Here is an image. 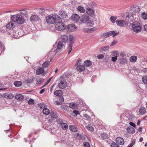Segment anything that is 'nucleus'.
Returning <instances> with one entry per match:
<instances>
[{
    "mask_svg": "<svg viewBox=\"0 0 147 147\" xmlns=\"http://www.w3.org/2000/svg\"><path fill=\"white\" fill-rule=\"evenodd\" d=\"M81 61V60L80 59H78L77 61L75 66H77L78 65H80Z\"/></svg>",
    "mask_w": 147,
    "mask_h": 147,
    "instance_id": "49",
    "label": "nucleus"
},
{
    "mask_svg": "<svg viewBox=\"0 0 147 147\" xmlns=\"http://www.w3.org/2000/svg\"><path fill=\"white\" fill-rule=\"evenodd\" d=\"M13 22H10L6 26L7 28L9 29H13L14 28L15 26Z\"/></svg>",
    "mask_w": 147,
    "mask_h": 147,
    "instance_id": "23",
    "label": "nucleus"
},
{
    "mask_svg": "<svg viewBox=\"0 0 147 147\" xmlns=\"http://www.w3.org/2000/svg\"><path fill=\"white\" fill-rule=\"evenodd\" d=\"M140 10L139 7L136 5H133L131 9V12L133 14L136 15L138 14Z\"/></svg>",
    "mask_w": 147,
    "mask_h": 147,
    "instance_id": "8",
    "label": "nucleus"
},
{
    "mask_svg": "<svg viewBox=\"0 0 147 147\" xmlns=\"http://www.w3.org/2000/svg\"><path fill=\"white\" fill-rule=\"evenodd\" d=\"M73 112L75 114L76 116L80 114L79 112L78 111L74 110Z\"/></svg>",
    "mask_w": 147,
    "mask_h": 147,
    "instance_id": "57",
    "label": "nucleus"
},
{
    "mask_svg": "<svg viewBox=\"0 0 147 147\" xmlns=\"http://www.w3.org/2000/svg\"><path fill=\"white\" fill-rule=\"evenodd\" d=\"M77 107V104L73 102L69 104V107L73 109H75Z\"/></svg>",
    "mask_w": 147,
    "mask_h": 147,
    "instance_id": "39",
    "label": "nucleus"
},
{
    "mask_svg": "<svg viewBox=\"0 0 147 147\" xmlns=\"http://www.w3.org/2000/svg\"><path fill=\"white\" fill-rule=\"evenodd\" d=\"M127 131L130 134H134L135 132V129L131 127H128L126 129Z\"/></svg>",
    "mask_w": 147,
    "mask_h": 147,
    "instance_id": "21",
    "label": "nucleus"
},
{
    "mask_svg": "<svg viewBox=\"0 0 147 147\" xmlns=\"http://www.w3.org/2000/svg\"><path fill=\"white\" fill-rule=\"evenodd\" d=\"M119 61L120 64H124L127 63V61L125 58H120Z\"/></svg>",
    "mask_w": 147,
    "mask_h": 147,
    "instance_id": "29",
    "label": "nucleus"
},
{
    "mask_svg": "<svg viewBox=\"0 0 147 147\" xmlns=\"http://www.w3.org/2000/svg\"><path fill=\"white\" fill-rule=\"evenodd\" d=\"M51 78H50L48 80L47 82V83L45 84L43 86L42 88H43V87L45 86V85H46L47 84H48V83H49V82H50V81L51 80Z\"/></svg>",
    "mask_w": 147,
    "mask_h": 147,
    "instance_id": "62",
    "label": "nucleus"
},
{
    "mask_svg": "<svg viewBox=\"0 0 147 147\" xmlns=\"http://www.w3.org/2000/svg\"><path fill=\"white\" fill-rule=\"evenodd\" d=\"M61 79L60 82L58 84V86L60 89H63L66 87L67 82L64 79L61 78Z\"/></svg>",
    "mask_w": 147,
    "mask_h": 147,
    "instance_id": "7",
    "label": "nucleus"
},
{
    "mask_svg": "<svg viewBox=\"0 0 147 147\" xmlns=\"http://www.w3.org/2000/svg\"><path fill=\"white\" fill-rule=\"evenodd\" d=\"M50 116L51 118L56 119L58 117L57 114V113L53 112L51 113Z\"/></svg>",
    "mask_w": 147,
    "mask_h": 147,
    "instance_id": "35",
    "label": "nucleus"
},
{
    "mask_svg": "<svg viewBox=\"0 0 147 147\" xmlns=\"http://www.w3.org/2000/svg\"><path fill=\"white\" fill-rule=\"evenodd\" d=\"M45 91V89H42V90H40V91L39 93L40 94H42Z\"/></svg>",
    "mask_w": 147,
    "mask_h": 147,
    "instance_id": "64",
    "label": "nucleus"
},
{
    "mask_svg": "<svg viewBox=\"0 0 147 147\" xmlns=\"http://www.w3.org/2000/svg\"><path fill=\"white\" fill-rule=\"evenodd\" d=\"M4 97L7 99H11L14 97V95L12 94L7 92L5 93L3 95Z\"/></svg>",
    "mask_w": 147,
    "mask_h": 147,
    "instance_id": "17",
    "label": "nucleus"
},
{
    "mask_svg": "<svg viewBox=\"0 0 147 147\" xmlns=\"http://www.w3.org/2000/svg\"><path fill=\"white\" fill-rule=\"evenodd\" d=\"M117 19V18L116 17L112 16L110 17V20L112 23H114L115 22Z\"/></svg>",
    "mask_w": 147,
    "mask_h": 147,
    "instance_id": "43",
    "label": "nucleus"
},
{
    "mask_svg": "<svg viewBox=\"0 0 147 147\" xmlns=\"http://www.w3.org/2000/svg\"><path fill=\"white\" fill-rule=\"evenodd\" d=\"M115 141L117 143L120 145H123L124 143V141L123 139L120 137H118L116 139Z\"/></svg>",
    "mask_w": 147,
    "mask_h": 147,
    "instance_id": "15",
    "label": "nucleus"
},
{
    "mask_svg": "<svg viewBox=\"0 0 147 147\" xmlns=\"http://www.w3.org/2000/svg\"><path fill=\"white\" fill-rule=\"evenodd\" d=\"M56 19V18L51 15L47 16L46 18L47 22L51 24H54L55 22Z\"/></svg>",
    "mask_w": 147,
    "mask_h": 147,
    "instance_id": "5",
    "label": "nucleus"
},
{
    "mask_svg": "<svg viewBox=\"0 0 147 147\" xmlns=\"http://www.w3.org/2000/svg\"><path fill=\"white\" fill-rule=\"evenodd\" d=\"M45 73L44 69L43 67H40L38 68L36 71V74L37 75L44 74Z\"/></svg>",
    "mask_w": 147,
    "mask_h": 147,
    "instance_id": "16",
    "label": "nucleus"
},
{
    "mask_svg": "<svg viewBox=\"0 0 147 147\" xmlns=\"http://www.w3.org/2000/svg\"><path fill=\"white\" fill-rule=\"evenodd\" d=\"M50 63V61H45L42 65V66L44 69L45 68H47L49 66Z\"/></svg>",
    "mask_w": 147,
    "mask_h": 147,
    "instance_id": "36",
    "label": "nucleus"
},
{
    "mask_svg": "<svg viewBox=\"0 0 147 147\" xmlns=\"http://www.w3.org/2000/svg\"><path fill=\"white\" fill-rule=\"evenodd\" d=\"M18 11L19 12V14L22 16H26L28 14V11L25 9L19 10Z\"/></svg>",
    "mask_w": 147,
    "mask_h": 147,
    "instance_id": "14",
    "label": "nucleus"
},
{
    "mask_svg": "<svg viewBox=\"0 0 147 147\" xmlns=\"http://www.w3.org/2000/svg\"><path fill=\"white\" fill-rule=\"evenodd\" d=\"M139 113L142 115L145 114L146 112V109L145 107H142L139 110Z\"/></svg>",
    "mask_w": 147,
    "mask_h": 147,
    "instance_id": "24",
    "label": "nucleus"
},
{
    "mask_svg": "<svg viewBox=\"0 0 147 147\" xmlns=\"http://www.w3.org/2000/svg\"><path fill=\"white\" fill-rule=\"evenodd\" d=\"M119 55V52L117 51H115L113 52V55L114 57H111V60L113 62H115L117 60V56Z\"/></svg>",
    "mask_w": 147,
    "mask_h": 147,
    "instance_id": "13",
    "label": "nucleus"
},
{
    "mask_svg": "<svg viewBox=\"0 0 147 147\" xmlns=\"http://www.w3.org/2000/svg\"><path fill=\"white\" fill-rule=\"evenodd\" d=\"M140 25V24L138 22H133L132 24V27L134 32L137 33L141 32L142 28Z\"/></svg>",
    "mask_w": 147,
    "mask_h": 147,
    "instance_id": "2",
    "label": "nucleus"
},
{
    "mask_svg": "<svg viewBox=\"0 0 147 147\" xmlns=\"http://www.w3.org/2000/svg\"><path fill=\"white\" fill-rule=\"evenodd\" d=\"M64 45L62 41H59L58 42L57 46V48L58 49H61L64 46Z\"/></svg>",
    "mask_w": 147,
    "mask_h": 147,
    "instance_id": "26",
    "label": "nucleus"
},
{
    "mask_svg": "<svg viewBox=\"0 0 147 147\" xmlns=\"http://www.w3.org/2000/svg\"><path fill=\"white\" fill-rule=\"evenodd\" d=\"M104 56L102 54H99L97 56V58L99 59H101L104 58Z\"/></svg>",
    "mask_w": 147,
    "mask_h": 147,
    "instance_id": "51",
    "label": "nucleus"
},
{
    "mask_svg": "<svg viewBox=\"0 0 147 147\" xmlns=\"http://www.w3.org/2000/svg\"><path fill=\"white\" fill-rule=\"evenodd\" d=\"M70 130L74 132H76L78 131V129L77 127L74 125H71L69 127Z\"/></svg>",
    "mask_w": 147,
    "mask_h": 147,
    "instance_id": "25",
    "label": "nucleus"
},
{
    "mask_svg": "<svg viewBox=\"0 0 147 147\" xmlns=\"http://www.w3.org/2000/svg\"><path fill=\"white\" fill-rule=\"evenodd\" d=\"M111 147H119V145L115 142L112 143L111 144Z\"/></svg>",
    "mask_w": 147,
    "mask_h": 147,
    "instance_id": "47",
    "label": "nucleus"
},
{
    "mask_svg": "<svg viewBox=\"0 0 147 147\" xmlns=\"http://www.w3.org/2000/svg\"><path fill=\"white\" fill-rule=\"evenodd\" d=\"M16 99L18 100H22L24 98L23 96L21 94H16L15 96Z\"/></svg>",
    "mask_w": 147,
    "mask_h": 147,
    "instance_id": "31",
    "label": "nucleus"
},
{
    "mask_svg": "<svg viewBox=\"0 0 147 147\" xmlns=\"http://www.w3.org/2000/svg\"><path fill=\"white\" fill-rule=\"evenodd\" d=\"M55 25V28L58 31H63L65 28V24L61 21L56 22Z\"/></svg>",
    "mask_w": 147,
    "mask_h": 147,
    "instance_id": "3",
    "label": "nucleus"
},
{
    "mask_svg": "<svg viewBox=\"0 0 147 147\" xmlns=\"http://www.w3.org/2000/svg\"><path fill=\"white\" fill-rule=\"evenodd\" d=\"M83 117L87 119H89L90 118V116L86 114H84L83 115Z\"/></svg>",
    "mask_w": 147,
    "mask_h": 147,
    "instance_id": "56",
    "label": "nucleus"
},
{
    "mask_svg": "<svg viewBox=\"0 0 147 147\" xmlns=\"http://www.w3.org/2000/svg\"><path fill=\"white\" fill-rule=\"evenodd\" d=\"M115 23L118 26L121 27H125L127 25V23L123 20H117Z\"/></svg>",
    "mask_w": 147,
    "mask_h": 147,
    "instance_id": "9",
    "label": "nucleus"
},
{
    "mask_svg": "<svg viewBox=\"0 0 147 147\" xmlns=\"http://www.w3.org/2000/svg\"><path fill=\"white\" fill-rule=\"evenodd\" d=\"M54 94L56 96H61L63 94V92L61 90L55 91L54 93Z\"/></svg>",
    "mask_w": 147,
    "mask_h": 147,
    "instance_id": "30",
    "label": "nucleus"
},
{
    "mask_svg": "<svg viewBox=\"0 0 147 147\" xmlns=\"http://www.w3.org/2000/svg\"><path fill=\"white\" fill-rule=\"evenodd\" d=\"M129 124L130 125L133 127H135L136 126L135 124L132 122H130Z\"/></svg>",
    "mask_w": 147,
    "mask_h": 147,
    "instance_id": "59",
    "label": "nucleus"
},
{
    "mask_svg": "<svg viewBox=\"0 0 147 147\" xmlns=\"http://www.w3.org/2000/svg\"><path fill=\"white\" fill-rule=\"evenodd\" d=\"M89 16L88 15L84 14L82 16L81 21L84 23H86L89 20Z\"/></svg>",
    "mask_w": 147,
    "mask_h": 147,
    "instance_id": "11",
    "label": "nucleus"
},
{
    "mask_svg": "<svg viewBox=\"0 0 147 147\" xmlns=\"http://www.w3.org/2000/svg\"><path fill=\"white\" fill-rule=\"evenodd\" d=\"M120 58H124L125 56V54L123 52H121L120 53Z\"/></svg>",
    "mask_w": 147,
    "mask_h": 147,
    "instance_id": "54",
    "label": "nucleus"
},
{
    "mask_svg": "<svg viewBox=\"0 0 147 147\" xmlns=\"http://www.w3.org/2000/svg\"><path fill=\"white\" fill-rule=\"evenodd\" d=\"M14 85L16 87H18L22 85V82L20 81H16L14 82Z\"/></svg>",
    "mask_w": 147,
    "mask_h": 147,
    "instance_id": "41",
    "label": "nucleus"
},
{
    "mask_svg": "<svg viewBox=\"0 0 147 147\" xmlns=\"http://www.w3.org/2000/svg\"><path fill=\"white\" fill-rule=\"evenodd\" d=\"M11 20L18 25H21L25 22V19L22 16L16 14L12 15L11 17Z\"/></svg>",
    "mask_w": 147,
    "mask_h": 147,
    "instance_id": "1",
    "label": "nucleus"
},
{
    "mask_svg": "<svg viewBox=\"0 0 147 147\" xmlns=\"http://www.w3.org/2000/svg\"><path fill=\"white\" fill-rule=\"evenodd\" d=\"M118 34V33H115V31H111L104 33L102 34L101 36L103 38H105L108 37L112 35H113V36H115L117 35Z\"/></svg>",
    "mask_w": 147,
    "mask_h": 147,
    "instance_id": "4",
    "label": "nucleus"
},
{
    "mask_svg": "<svg viewBox=\"0 0 147 147\" xmlns=\"http://www.w3.org/2000/svg\"><path fill=\"white\" fill-rule=\"evenodd\" d=\"M117 41H114L112 42L110 46H113L114 45H115L116 44V43H117Z\"/></svg>",
    "mask_w": 147,
    "mask_h": 147,
    "instance_id": "60",
    "label": "nucleus"
},
{
    "mask_svg": "<svg viewBox=\"0 0 147 147\" xmlns=\"http://www.w3.org/2000/svg\"><path fill=\"white\" fill-rule=\"evenodd\" d=\"M142 81L145 84H147V76H144L142 78Z\"/></svg>",
    "mask_w": 147,
    "mask_h": 147,
    "instance_id": "45",
    "label": "nucleus"
},
{
    "mask_svg": "<svg viewBox=\"0 0 147 147\" xmlns=\"http://www.w3.org/2000/svg\"><path fill=\"white\" fill-rule=\"evenodd\" d=\"M42 112L44 114L47 115L49 114L50 111L48 109L45 108L43 109Z\"/></svg>",
    "mask_w": 147,
    "mask_h": 147,
    "instance_id": "38",
    "label": "nucleus"
},
{
    "mask_svg": "<svg viewBox=\"0 0 147 147\" xmlns=\"http://www.w3.org/2000/svg\"><path fill=\"white\" fill-rule=\"evenodd\" d=\"M86 128L87 130L91 132L94 131V127L90 125H87L86 126Z\"/></svg>",
    "mask_w": 147,
    "mask_h": 147,
    "instance_id": "32",
    "label": "nucleus"
},
{
    "mask_svg": "<svg viewBox=\"0 0 147 147\" xmlns=\"http://www.w3.org/2000/svg\"><path fill=\"white\" fill-rule=\"evenodd\" d=\"M61 38L64 42H67L68 39L67 36L65 34L61 35Z\"/></svg>",
    "mask_w": 147,
    "mask_h": 147,
    "instance_id": "27",
    "label": "nucleus"
},
{
    "mask_svg": "<svg viewBox=\"0 0 147 147\" xmlns=\"http://www.w3.org/2000/svg\"><path fill=\"white\" fill-rule=\"evenodd\" d=\"M74 42V37L72 35L69 36V44L68 47L69 51L68 53L69 54L71 51L73 46V44Z\"/></svg>",
    "mask_w": 147,
    "mask_h": 147,
    "instance_id": "6",
    "label": "nucleus"
},
{
    "mask_svg": "<svg viewBox=\"0 0 147 147\" xmlns=\"http://www.w3.org/2000/svg\"><path fill=\"white\" fill-rule=\"evenodd\" d=\"M83 145L84 147H90V145L89 143L87 142H84Z\"/></svg>",
    "mask_w": 147,
    "mask_h": 147,
    "instance_id": "46",
    "label": "nucleus"
},
{
    "mask_svg": "<svg viewBox=\"0 0 147 147\" xmlns=\"http://www.w3.org/2000/svg\"><path fill=\"white\" fill-rule=\"evenodd\" d=\"M86 12L90 16H93L94 14V10L91 8L88 7L86 9Z\"/></svg>",
    "mask_w": 147,
    "mask_h": 147,
    "instance_id": "20",
    "label": "nucleus"
},
{
    "mask_svg": "<svg viewBox=\"0 0 147 147\" xmlns=\"http://www.w3.org/2000/svg\"><path fill=\"white\" fill-rule=\"evenodd\" d=\"M59 15L62 18H68L67 13L64 11H61L59 13Z\"/></svg>",
    "mask_w": 147,
    "mask_h": 147,
    "instance_id": "18",
    "label": "nucleus"
},
{
    "mask_svg": "<svg viewBox=\"0 0 147 147\" xmlns=\"http://www.w3.org/2000/svg\"><path fill=\"white\" fill-rule=\"evenodd\" d=\"M78 10L80 12L83 13L84 12L85 9L84 8L81 6H79L77 8Z\"/></svg>",
    "mask_w": 147,
    "mask_h": 147,
    "instance_id": "40",
    "label": "nucleus"
},
{
    "mask_svg": "<svg viewBox=\"0 0 147 147\" xmlns=\"http://www.w3.org/2000/svg\"><path fill=\"white\" fill-rule=\"evenodd\" d=\"M76 29V27L75 25L73 24H71L67 26V30L69 32H73Z\"/></svg>",
    "mask_w": 147,
    "mask_h": 147,
    "instance_id": "10",
    "label": "nucleus"
},
{
    "mask_svg": "<svg viewBox=\"0 0 147 147\" xmlns=\"http://www.w3.org/2000/svg\"><path fill=\"white\" fill-rule=\"evenodd\" d=\"M144 30L145 31H147V24L144 26Z\"/></svg>",
    "mask_w": 147,
    "mask_h": 147,
    "instance_id": "61",
    "label": "nucleus"
},
{
    "mask_svg": "<svg viewBox=\"0 0 147 147\" xmlns=\"http://www.w3.org/2000/svg\"><path fill=\"white\" fill-rule=\"evenodd\" d=\"M62 108L66 111H68V107L66 105H63L61 106Z\"/></svg>",
    "mask_w": 147,
    "mask_h": 147,
    "instance_id": "48",
    "label": "nucleus"
},
{
    "mask_svg": "<svg viewBox=\"0 0 147 147\" xmlns=\"http://www.w3.org/2000/svg\"><path fill=\"white\" fill-rule=\"evenodd\" d=\"M137 57L136 56H132L129 58V61L131 62L134 63L136 61Z\"/></svg>",
    "mask_w": 147,
    "mask_h": 147,
    "instance_id": "34",
    "label": "nucleus"
},
{
    "mask_svg": "<svg viewBox=\"0 0 147 147\" xmlns=\"http://www.w3.org/2000/svg\"><path fill=\"white\" fill-rule=\"evenodd\" d=\"M60 126L63 129H67L68 128V125L65 123H61L60 124Z\"/></svg>",
    "mask_w": 147,
    "mask_h": 147,
    "instance_id": "37",
    "label": "nucleus"
},
{
    "mask_svg": "<svg viewBox=\"0 0 147 147\" xmlns=\"http://www.w3.org/2000/svg\"><path fill=\"white\" fill-rule=\"evenodd\" d=\"M84 64L85 66L89 67L92 65V62L90 61L87 60L85 61Z\"/></svg>",
    "mask_w": 147,
    "mask_h": 147,
    "instance_id": "33",
    "label": "nucleus"
},
{
    "mask_svg": "<svg viewBox=\"0 0 147 147\" xmlns=\"http://www.w3.org/2000/svg\"><path fill=\"white\" fill-rule=\"evenodd\" d=\"M134 143L135 142H134V141H133L127 147H131L134 145Z\"/></svg>",
    "mask_w": 147,
    "mask_h": 147,
    "instance_id": "63",
    "label": "nucleus"
},
{
    "mask_svg": "<svg viewBox=\"0 0 147 147\" xmlns=\"http://www.w3.org/2000/svg\"><path fill=\"white\" fill-rule=\"evenodd\" d=\"M141 16L143 19L145 20H146L147 19V14H146L145 12H143L141 14Z\"/></svg>",
    "mask_w": 147,
    "mask_h": 147,
    "instance_id": "42",
    "label": "nucleus"
},
{
    "mask_svg": "<svg viewBox=\"0 0 147 147\" xmlns=\"http://www.w3.org/2000/svg\"><path fill=\"white\" fill-rule=\"evenodd\" d=\"M39 17L35 15H32L30 18V20L33 22H36L39 20Z\"/></svg>",
    "mask_w": 147,
    "mask_h": 147,
    "instance_id": "19",
    "label": "nucleus"
},
{
    "mask_svg": "<svg viewBox=\"0 0 147 147\" xmlns=\"http://www.w3.org/2000/svg\"><path fill=\"white\" fill-rule=\"evenodd\" d=\"M132 13H129V14L127 16V18H128L129 19L131 18V17H133V16H132Z\"/></svg>",
    "mask_w": 147,
    "mask_h": 147,
    "instance_id": "58",
    "label": "nucleus"
},
{
    "mask_svg": "<svg viewBox=\"0 0 147 147\" xmlns=\"http://www.w3.org/2000/svg\"><path fill=\"white\" fill-rule=\"evenodd\" d=\"M94 24L93 21H89L87 23V24L89 26H92Z\"/></svg>",
    "mask_w": 147,
    "mask_h": 147,
    "instance_id": "55",
    "label": "nucleus"
},
{
    "mask_svg": "<svg viewBox=\"0 0 147 147\" xmlns=\"http://www.w3.org/2000/svg\"><path fill=\"white\" fill-rule=\"evenodd\" d=\"M34 100L32 99H30L28 102V104L30 105L34 104Z\"/></svg>",
    "mask_w": 147,
    "mask_h": 147,
    "instance_id": "53",
    "label": "nucleus"
},
{
    "mask_svg": "<svg viewBox=\"0 0 147 147\" xmlns=\"http://www.w3.org/2000/svg\"><path fill=\"white\" fill-rule=\"evenodd\" d=\"M43 82V79L40 78L37 81L36 83L37 84H40L42 83Z\"/></svg>",
    "mask_w": 147,
    "mask_h": 147,
    "instance_id": "50",
    "label": "nucleus"
},
{
    "mask_svg": "<svg viewBox=\"0 0 147 147\" xmlns=\"http://www.w3.org/2000/svg\"><path fill=\"white\" fill-rule=\"evenodd\" d=\"M101 137L104 139H107L108 138L107 135L104 133L101 134Z\"/></svg>",
    "mask_w": 147,
    "mask_h": 147,
    "instance_id": "44",
    "label": "nucleus"
},
{
    "mask_svg": "<svg viewBox=\"0 0 147 147\" xmlns=\"http://www.w3.org/2000/svg\"><path fill=\"white\" fill-rule=\"evenodd\" d=\"M80 19L79 16L77 14H74L72 15L71 17V20L74 22H78Z\"/></svg>",
    "mask_w": 147,
    "mask_h": 147,
    "instance_id": "12",
    "label": "nucleus"
},
{
    "mask_svg": "<svg viewBox=\"0 0 147 147\" xmlns=\"http://www.w3.org/2000/svg\"><path fill=\"white\" fill-rule=\"evenodd\" d=\"M76 69L78 71L82 72L85 70V67L83 65H78L76 67Z\"/></svg>",
    "mask_w": 147,
    "mask_h": 147,
    "instance_id": "22",
    "label": "nucleus"
},
{
    "mask_svg": "<svg viewBox=\"0 0 147 147\" xmlns=\"http://www.w3.org/2000/svg\"><path fill=\"white\" fill-rule=\"evenodd\" d=\"M109 46L101 47L100 49V52H102L103 51H107L109 50Z\"/></svg>",
    "mask_w": 147,
    "mask_h": 147,
    "instance_id": "28",
    "label": "nucleus"
},
{
    "mask_svg": "<svg viewBox=\"0 0 147 147\" xmlns=\"http://www.w3.org/2000/svg\"><path fill=\"white\" fill-rule=\"evenodd\" d=\"M142 73L146 76H147V68L143 69L142 71Z\"/></svg>",
    "mask_w": 147,
    "mask_h": 147,
    "instance_id": "52",
    "label": "nucleus"
}]
</instances>
